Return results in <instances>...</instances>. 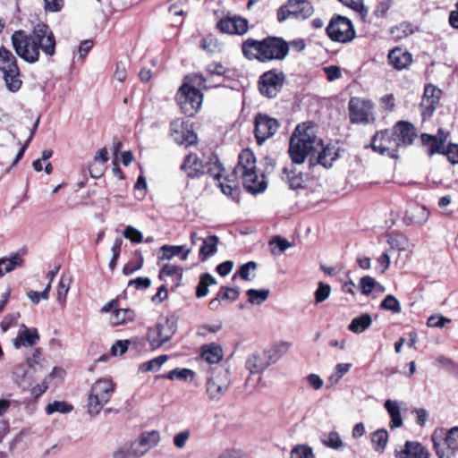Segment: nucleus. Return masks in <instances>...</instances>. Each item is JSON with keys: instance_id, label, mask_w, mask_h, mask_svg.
Instances as JSON below:
<instances>
[{"instance_id": "5701e85b", "label": "nucleus", "mask_w": 458, "mask_h": 458, "mask_svg": "<svg viewBox=\"0 0 458 458\" xmlns=\"http://www.w3.org/2000/svg\"><path fill=\"white\" fill-rule=\"evenodd\" d=\"M263 51H265L264 38L257 40L248 38L242 43V52L248 60H258L263 63Z\"/></svg>"}, {"instance_id": "f3484780", "label": "nucleus", "mask_w": 458, "mask_h": 458, "mask_svg": "<svg viewBox=\"0 0 458 458\" xmlns=\"http://www.w3.org/2000/svg\"><path fill=\"white\" fill-rule=\"evenodd\" d=\"M442 91L432 84L426 85L420 103L423 119L430 117L439 105Z\"/></svg>"}, {"instance_id": "4d7b16f0", "label": "nucleus", "mask_w": 458, "mask_h": 458, "mask_svg": "<svg viewBox=\"0 0 458 458\" xmlns=\"http://www.w3.org/2000/svg\"><path fill=\"white\" fill-rule=\"evenodd\" d=\"M71 278L62 276L57 287V301L61 305H64L71 284Z\"/></svg>"}, {"instance_id": "9d476101", "label": "nucleus", "mask_w": 458, "mask_h": 458, "mask_svg": "<svg viewBox=\"0 0 458 458\" xmlns=\"http://www.w3.org/2000/svg\"><path fill=\"white\" fill-rule=\"evenodd\" d=\"M374 104L370 99L352 97L348 103L350 122L353 124H368L375 121Z\"/></svg>"}, {"instance_id": "f8f14e48", "label": "nucleus", "mask_w": 458, "mask_h": 458, "mask_svg": "<svg viewBox=\"0 0 458 458\" xmlns=\"http://www.w3.org/2000/svg\"><path fill=\"white\" fill-rule=\"evenodd\" d=\"M373 151L391 158H398V149L401 147L393 135V131L389 130H382L377 131L370 142Z\"/></svg>"}, {"instance_id": "cd10ccee", "label": "nucleus", "mask_w": 458, "mask_h": 458, "mask_svg": "<svg viewBox=\"0 0 458 458\" xmlns=\"http://www.w3.org/2000/svg\"><path fill=\"white\" fill-rule=\"evenodd\" d=\"M35 375L36 373H33L24 363L16 365L13 370L14 382L23 389H27L32 385Z\"/></svg>"}, {"instance_id": "864d4df0", "label": "nucleus", "mask_w": 458, "mask_h": 458, "mask_svg": "<svg viewBox=\"0 0 458 458\" xmlns=\"http://www.w3.org/2000/svg\"><path fill=\"white\" fill-rule=\"evenodd\" d=\"M269 293L270 292L267 289H249L246 294L248 296V301L250 303L260 305L268 298Z\"/></svg>"}, {"instance_id": "dca6fc26", "label": "nucleus", "mask_w": 458, "mask_h": 458, "mask_svg": "<svg viewBox=\"0 0 458 458\" xmlns=\"http://www.w3.org/2000/svg\"><path fill=\"white\" fill-rule=\"evenodd\" d=\"M170 135L179 145L185 147L192 146L197 143V135L193 131L184 127V123L176 119L170 123Z\"/></svg>"}, {"instance_id": "423d86ee", "label": "nucleus", "mask_w": 458, "mask_h": 458, "mask_svg": "<svg viewBox=\"0 0 458 458\" xmlns=\"http://www.w3.org/2000/svg\"><path fill=\"white\" fill-rule=\"evenodd\" d=\"M0 72L4 75L7 89L12 92L18 91L21 85V73L17 61L13 53L5 47H0Z\"/></svg>"}, {"instance_id": "052dcab7", "label": "nucleus", "mask_w": 458, "mask_h": 458, "mask_svg": "<svg viewBox=\"0 0 458 458\" xmlns=\"http://www.w3.org/2000/svg\"><path fill=\"white\" fill-rule=\"evenodd\" d=\"M291 458H315L312 448L307 445H298L291 451Z\"/></svg>"}, {"instance_id": "13d9d810", "label": "nucleus", "mask_w": 458, "mask_h": 458, "mask_svg": "<svg viewBox=\"0 0 458 458\" xmlns=\"http://www.w3.org/2000/svg\"><path fill=\"white\" fill-rule=\"evenodd\" d=\"M221 301H236L240 296V289L238 287L232 288L228 286H221L217 294Z\"/></svg>"}, {"instance_id": "b1692460", "label": "nucleus", "mask_w": 458, "mask_h": 458, "mask_svg": "<svg viewBox=\"0 0 458 458\" xmlns=\"http://www.w3.org/2000/svg\"><path fill=\"white\" fill-rule=\"evenodd\" d=\"M395 458H429L428 449L420 442L406 441L403 449L394 452Z\"/></svg>"}, {"instance_id": "e2e57ef3", "label": "nucleus", "mask_w": 458, "mask_h": 458, "mask_svg": "<svg viewBox=\"0 0 458 458\" xmlns=\"http://www.w3.org/2000/svg\"><path fill=\"white\" fill-rule=\"evenodd\" d=\"M345 6L352 8L359 13L362 17L368 14V9L363 4V0H338Z\"/></svg>"}, {"instance_id": "9b49d317", "label": "nucleus", "mask_w": 458, "mask_h": 458, "mask_svg": "<svg viewBox=\"0 0 458 458\" xmlns=\"http://www.w3.org/2000/svg\"><path fill=\"white\" fill-rule=\"evenodd\" d=\"M285 80L284 72L280 70L271 69L267 71L259 78V91L265 98H274L281 92Z\"/></svg>"}, {"instance_id": "72a5a7b5", "label": "nucleus", "mask_w": 458, "mask_h": 458, "mask_svg": "<svg viewBox=\"0 0 458 458\" xmlns=\"http://www.w3.org/2000/svg\"><path fill=\"white\" fill-rule=\"evenodd\" d=\"M282 179L287 182L289 187L293 190L303 188V174L301 172H297L293 165L283 169Z\"/></svg>"}, {"instance_id": "c03bdc74", "label": "nucleus", "mask_w": 458, "mask_h": 458, "mask_svg": "<svg viewBox=\"0 0 458 458\" xmlns=\"http://www.w3.org/2000/svg\"><path fill=\"white\" fill-rule=\"evenodd\" d=\"M135 312L131 309H115L111 316L110 321L113 325L117 326L123 323L133 321Z\"/></svg>"}, {"instance_id": "6ab92c4d", "label": "nucleus", "mask_w": 458, "mask_h": 458, "mask_svg": "<svg viewBox=\"0 0 458 458\" xmlns=\"http://www.w3.org/2000/svg\"><path fill=\"white\" fill-rule=\"evenodd\" d=\"M430 212L425 206L411 204L405 211L403 220L406 225H421L428 220Z\"/></svg>"}, {"instance_id": "bf43d9fd", "label": "nucleus", "mask_w": 458, "mask_h": 458, "mask_svg": "<svg viewBox=\"0 0 458 458\" xmlns=\"http://www.w3.org/2000/svg\"><path fill=\"white\" fill-rule=\"evenodd\" d=\"M380 308L386 310H390L393 313L401 312V305L399 301L392 294H388L381 301Z\"/></svg>"}, {"instance_id": "7ed1b4c3", "label": "nucleus", "mask_w": 458, "mask_h": 458, "mask_svg": "<svg viewBox=\"0 0 458 458\" xmlns=\"http://www.w3.org/2000/svg\"><path fill=\"white\" fill-rule=\"evenodd\" d=\"M180 170L186 174L187 178L191 180L199 179L205 174H208L215 180H220L225 168L216 155H212L208 161L204 164L197 154L189 153L184 157Z\"/></svg>"}, {"instance_id": "2eb2a0df", "label": "nucleus", "mask_w": 458, "mask_h": 458, "mask_svg": "<svg viewBox=\"0 0 458 458\" xmlns=\"http://www.w3.org/2000/svg\"><path fill=\"white\" fill-rule=\"evenodd\" d=\"M263 63L284 60L289 53V44L282 38L268 36L264 38Z\"/></svg>"}, {"instance_id": "473e14b6", "label": "nucleus", "mask_w": 458, "mask_h": 458, "mask_svg": "<svg viewBox=\"0 0 458 458\" xmlns=\"http://www.w3.org/2000/svg\"><path fill=\"white\" fill-rule=\"evenodd\" d=\"M219 238L216 235H208L202 239L199 258L204 262L217 252Z\"/></svg>"}, {"instance_id": "1a4fd4ad", "label": "nucleus", "mask_w": 458, "mask_h": 458, "mask_svg": "<svg viewBox=\"0 0 458 458\" xmlns=\"http://www.w3.org/2000/svg\"><path fill=\"white\" fill-rule=\"evenodd\" d=\"M175 101L185 115L192 117L201 108L203 94L199 89L181 85L176 92Z\"/></svg>"}, {"instance_id": "4c0bfd02", "label": "nucleus", "mask_w": 458, "mask_h": 458, "mask_svg": "<svg viewBox=\"0 0 458 458\" xmlns=\"http://www.w3.org/2000/svg\"><path fill=\"white\" fill-rule=\"evenodd\" d=\"M384 406L391 418L390 428H395L402 427L403 419L401 416L400 406L398 402L393 400H386L385 402Z\"/></svg>"}, {"instance_id": "a19ab883", "label": "nucleus", "mask_w": 458, "mask_h": 458, "mask_svg": "<svg viewBox=\"0 0 458 458\" xmlns=\"http://www.w3.org/2000/svg\"><path fill=\"white\" fill-rule=\"evenodd\" d=\"M288 350L289 344L287 342H281L272 345L263 352L265 359H267L271 365L276 363Z\"/></svg>"}, {"instance_id": "f704fd0d", "label": "nucleus", "mask_w": 458, "mask_h": 458, "mask_svg": "<svg viewBox=\"0 0 458 458\" xmlns=\"http://www.w3.org/2000/svg\"><path fill=\"white\" fill-rule=\"evenodd\" d=\"M160 441L159 432L157 430L145 431L140 436V439L135 441L139 448L145 451V454L150 449L158 445Z\"/></svg>"}, {"instance_id": "4468645a", "label": "nucleus", "mask_w": 458, "mask_h": 458, "mask_svg": "<svg viewBox=\"0 0 458 458\" xmlns=\"http://www.w3.org/2000/svg\"><path fill=\"white\" fill-rule=\"evenodd\" d=\"M255 138L259 145H262L267 139L273 137L277 131L279 122L267 114L259 113L254 118Z\"/></svg>"}, {"instance_id": "bb28decb", "label": "nucleus", "mask_w": 458, "mask_h": 458, "mask_svg": "<svg viewBox=\"0 0 458 458\" xmlns=\"http://www.w3.org/2000/svg\"><path fill=\"white\" fill-rule=\"evenodd\" d=\"M388 64L396 70L406 69L412 61V55L401 47L392 49L387 56Z\"/></svg>"}, {"instance_id": "603ef678", "label": "nucleus", "mask_w": 458, "mask_h": 458, "mask_svg": "<svg viewBox=\"0 0 458 458\" xmlns=\"http://www.w3.org/2000/svg\"><path fill=\"white\" fill-rule=\"evenodd\" d=\"M436 363L438 367L444 369L454 377L458 379V362L454 361L453 360L446 358L445 356H439L436 360Z\"/></svg>"}, {"instance_id": "8fccbe9b", "label": "nucleus", "mask_w": 458, "mask_h": 458, "mask_svg": "<svg viewBox=\"0 0 458 458\" xmlns=\"http://www.w3.org/2000/svg\"><path fill=\"white\" fill-rule=\"evenodd\" d=\"M43 360L40 349L35 348L33 349L31 355L26 358V362L24 364L30 368L33 373L37 374L43 369Z\"/></svg>"}, {"instance_id": "c756f323", "label": "nucleus", "mask_w": 458, "mask_h": 458, "mask_svg": "<svg viewBox=\"0 0 458 458\" xmlns=\"http://www.w3.org/2000/svg\"><path fill=\"white\" fill-rule=\"evenodd\" d=\"M420 140L424 147L428 148V155L432 157L435 154H442L446 142V135L444 138L436 137L428 133H422Z\"/></svg>"}, {"instance_id": "69168bd1", "label": "nucleus", "mask_w": 458, "mask_h": 458, "mask_svg": "<svg viewBox=\"0 0 458 458\" xmlns=\"http://www.w3.org/2000/svg\"><path fill=\"white\" fill-rule=\"evenodd\" d=\"M123 236L133 243H140L143 241L142 233L131 225L126 226L123 231Z\"/></svg>"}, {"instance_id": "a18cd8bd", "label": "nucleus", "mask_w": 458, "mask_h": 458, "mask_svg": "<svg viewBox=\"0 0 458 458\" xmlns=\"http://www.w3.org/2000/svg\"><path fill=\"white\" fill-rule=\"evenodd\" d=\"M371 443L375 452L382 454L388 442V433L386 429L380 428L371 434Z\"/></svg>"}, {"instance_id": "58836bf2", "label": "nucleus", "mask_w": 458, "mask_h": 458, "mask_svg": "<svg viewBox=\"0 0 458 458\" xmlns=\"http://www.w3.org/2000/svg\"><path fill=\"white\" fill-rule=\"evenodd\" d=\"M269 366L270 363L265 359L264 352L262 354L253 353L249 356L246 361V367L251 373L264 371Z\"/></svg>"}, {"instance_id": "f257e3e1", "label": "nucleus", "mask_w": 458, "mask_h": 458, "mask_svg": "<svg viewBox=\"0 0 458 458\" xmlns=\"http://www.w3.org/2000/svg\"><path fill=\"white\" fill-rule=\"evenodd\" d=\"M289 155L293 164L301 165L309 157L310 166L318 165L330 168L338 158L337 149L324 146L323 140L316 135L315 127L306 123L299 124L291 135Z\"/></svg>"}, {"instance_id": "e433bc0d", "label": "nucleus", "mask_w": 458, "mask_h": 458, "mask_svg": "<svg viewBox=\"0 0 458 458\" xmlns=\"http://www.w3.org/2000/svg\"><path fill=\"white\" fill-rule=\"evenodd\" d=\"M201 358L210 364L218 363L223 358L222 348L216 344H205L201 347Z\"/></svg>"}, {"instance_id": "4be33fe9", "label": "nucleus", "mask_w": 458, "mask_h": 458, "mask_svg": "<svg viewBox=\"0 0 458 458\" xmlns=\"http://www.w3.org/2000/svg\"><path fill=\"white\" fill-rule=\"evenodd\" d=\"M254 171H257L256 157L250 150L244 149L240 153L238 157V164L234 167L231 176L238 178Z\"/></svg>"}, {"instance_id": "09e8293b", "label": "nucleus", "mask_w": 458, "mask_h": 458, "mask_svg": "<svg viewBox=\"0 0 458 458\" xmlns=\"http://www.w3.org/2000/svg\"><path fill=\"white\" fill-rule=\"evenodd\" d=\"M195 373L190 369H179L176 368L174 369L170 370L166 374L157 376L158 378H167L169 380H188L189 378L191 380L194 377Z\"/></svg>"}, {"instance_id": "c85d7f7f", "label": "nucleus", "mask_w": 458, "mask_h": 458, "mask_svg": "<svg viewBox=\"0 0 458 458\" xmlns=\"http://www.w3.org/2000/svg\"><path fill=\"white\" fill-rule=\"evenodd\" d=\"M208 81H209L208 79L201 73H191L184 76L182 85H186L188 88L193 89H199L200 92L202 89L224 86L222 82L208 85Z\"/></svg>"}, {"instance_id": "aec40b11", "label": "nucleus", "mask_w": 458, "mask_h": 458, "mask_svg": "<svg viewBox=\"0 0 458 458\" xmlns=\"http://www.w3.org/2000/svg\"><path fill=\"white\" fill-rule=\"evenodd\" d=\"M245 190L251 194L261 193L266 191L267 182L263 174H258L257 171L248 173L240 176Z\"/></svg>"}, {"instance_id": "5fc2aeb1", "label": "nucleus", "mask_w": 458, "mask_h": 458, "mask_svg": "<svg viewBox=\"0 0 458 458\" xmlns=\"http://www.w3.org/2000/svg\"><path fill=\"white\" fill-rule=\"evenodd\" d=\"M383 289V287L371 276H365L360 279L359 288L362 294L369 295L375 288Z\"/></svg>"}, {"instance_id": "6e6552de", "label": "nucleus", "mask_w": 458, "mask_h": 458, "mask_svg": "<svg viewBox=\"0 0 458 458\" xmlns=\"http://www.w3.org/2000/svg\"><path fill=\"white\" fill-rule=\"evenodd\" d=\"M328 38L335 42L348 43L356 36L354 26L345 16L335 14L326 28Z\"/></svg>"}, {"instance_id": "de8ad7c7", "label": "nucleus", "mask_w": 458, "mask_h": 458, "mask_svg": "<svg viewBox=\"0 0 458 458\" xmlns=\"http://www.w3.org/2000/svg\"><path fill=\"white\" fill-rule=\"evenodd\" d=\"M216 278L209 273H204L199 277V282L196 287V296L198 298H203L208 293V286L216 284Z\"/></svg>"}, {"instance_id": "a878e982", "label": "nucleus", "mask_w": 458, "mask_h": 458, "mask_svg": "<svg viewBox=\"0 0 458 458\" xmlns=\"http://www.w3.org/2000/svg\"><path fill=\"white\" fill-rule=\"evenodd\" d=\"M23 329L20 330L17 337L13 340V345L16 349L21 347H32L39 341L40 336L36 327L28 328L24 324Z\"/></svg>"}, {"instance_id": "20e7f679", "label": "nucleus", "mask_w": 458, "mask_h": 458, "mask_svg": "<svg viewBox=\"0 0 458 458\" xmlns=\"http://www.w3.org/2000/svg\"><path fill=\"white\" fill-rule=\"evenodd\" d=\"M433 449L438 458H454L458 450V427L435 430L431 436Z\"/></svg>"}, {"instance_id": "6e6d98bb", "label": "nucleus", "mask_w": 458, "mask_h": 458, "mask_svg": "<svg viewBox=\"0 0 458 458\" xmlns=\"http://www.w3.org/2000/svg\"><path fill=\"white\" fill-rule=\"evenodd\" d=\"M73 410V406L72 404H68L63 401H55L51 403H48L46 408V412L50 415L55 412H60L63 414L69 413Z\"/></svg>"}, {"instance_id": "680f3d73", "label": "nucleus", "mask_w": 458, "mask_h": 458, "mask_svg": "<svg viewBox=\"0 0 458 458\" xmlns=\"http://www.w3.org/2000/svg\"><path fill=\"white\" fill-rule=\"evenodd\" d=\"M331 293V287L329 284L319 282L317 290L315 291V301L316 303H321L326 301Z\"/></svg>"}, {"instance_id": "2f4dec72", "label": "nucleus", "mask_w": 458, "mask_h": 458, "mask_svg": "<svg viewBox=\"0 0 458 458\" xmlns=\"http://www.w3.org/2000/svg\"><path fill=\"white\" fill-rule=\"evenodd\" d=\"M145 451L139 448L135 441L124 443L113 454V458H140Z\"/></svg>"}, {"instance_id": "ddd939ff", "label": "nucleus", "mask_w": 458, "mask_h": 458, "mask_svg": "<svg viewBox=\"0 0 458 458\" xmlns=\"http://www.w3.org/2000/svg\"><path fill=\"white\" fill-rule=\"evenodd\" d=\"M231 383L227 369L218 368L210 371L207 380V394L211 400L218 401L227 391Z\"/></svg>"}, {"instance_id": "412c9836", "label": "nucleus", "mask_w": 458, "mask_h": 458, "mask_svg": "<svg viewBox=\"0 0 458 458\" xmlns=\"http://www.w3.org/2000/svg\"><path fill=\"white\" fill-rule=\"evenodd\" d=\"M217 28L224 33L237 35H243L249 30L248 21L236 16L220 20Z\"/></svg>"}, {"instance_id": "ea45409f", "label": "nucleus", "mask_w": 458, "mask_h": 458, "mask_svg": "<svg viewBox=\"0 0 458 458\" xmlns=\"http://www.w3.org/2000/svg\"><path fill=\"white\" fill-rule=\"evenodd\" d=\"M161 250L163 251V255L160 257L161 259H171L182 253L181 259L183 261L188 259L191 251V249H186L183 245H163Z\"/></svg>"}, {"instance_id": "c9c22d12", "label": "nucleus", "mask_w": 458, "mask_h": 458, "mask_svg": "<svg viewBox=\"0 0 458 458\" xmlns=\"http://www.w3.org/2000/svg\"><path fill=\"white\" fill-rule=\"evenodd\" d=\"M182 267L176 265L165 264L160 269L158 278L161 281L166 282V277H172L173 281L175 284V287H177L180 284V282L182 281Z\"/></svg>"}, {"instance_id": "39448f33", "label": "nucleus", "mask_w": 458, "mask_h": 458, "mask_svg": "<svg viewBox=\"0 0 458 458\" xmlns=\"http://www.w3.org/2000/svg\"><path fill=\"white\" fill-rule=\"evenodd\" d=\"M114 384L108 379H98L91 386L87 409L90 415L98 414L114 392Z\"/></svg>"}, {"instance_id": "f03ea898", "label": "nucleus", "mask_w": 458, "mask_h": 458, "mask_svg": "<svg viewBox=\"0 0 458 458\" xmlns=\"http://www.w3.org/2000/svg\"><path fill=\"white\" fill-rule=\"evenodd\" d=\"M12 44L15 53L29 64L38 61L40 50L47 56L55 54V37L49 25L43 21L34 25L30 34L24 30L15 31L12 35Z\"/></svg>"}, {"instance_id": "774afa93", "label": "nucleus", "mask_w": 458, "mask_h": 458, "mask_svg": "<svg viewBox=\"0 0 458 458\" xmlns=\"http://www.w3.org/2000/svg\"><path fill=\"white\" fill-rule=\"evenodd\" d=\"M257 269V263L254 261H249L240 267L238 275L242 279L245 281H250L252 278L250 276V271H255Z\"/></svg>"}, {"instance_id": "49530a36", "label": "nucleus", "mask_w": 458, "mask_h": 458, "mask_svg": "<svg viewBox=\"0 0 458 458\" xmlns=\"http://www.w3.org/2000/svg\"><path fill=\"white\" fill-rule=\"evenodd\" d=\"M324 445L334 450H341L344 447V442L336 431L323 433L320 437Z\"/></svg>"}, {"instance_id": "338daca9", "label": "nucleus", "mask_w": 458, "mask_h": 458, "mask_svg": "<svg viewBox=\"0 0 458 458\" xmlns=\"http://www.w3.org/2000/svg\"><path fill=\"white\" fill-rule=\"evenodd\" d=\"M442 154L447 157L450 163L458 164V144L449 143Z\"/></svg>"}, {"instance_id": "37998d69", "label": "nucleus", "mask_w": 458, "mask_h": 458, "mask_svg": "<svg viewBox=\"0 0 458 458\" xmlns=\"http://www.w3.org/2000/svg\"><path fill=\"white\" fill-rule=\"evenodd\" d=\"M372 323L371 316L364 313L360 316L354 318L348 327V329L355 334H360L368 329Z\"/></svg>"}, {"instance_id": "393cba45", "label": "nucleus", "mask_w": 458, "mask_h": 458, "mask_svg": "<svg viewBox=\"0 0 458 458\" xmlns=\"http://www.w3.org/2000/svg\"><path fill=\"white\" fill-rule=\"evenodd\" d=\"M27 253L26 249H21L17 252L11 253L8 257L0 259V278L5 274L23 266V257Z\"/></svg>"}, {"instance_id": "a211bd4d", "label": "nucleus", "mask_w": 458, "mask_h": 458, "mask_svg": "<svg viewBox=\"0 0 458 458\" xmlns=\"http://www.w3.org/2000/svg\"><path fill=\"white\" fill-rule=\"evenodd\" d=\"M393 135L401 147L411 145L417 137V131L414 125L407 121H399L393 127Z\"/></svg>"}, {"instance_id": "79ce46f5", "label": "nucleus", "mask_w": 458, "mask_h": 458, "mask_svg": "<svg viewBox=\"0 0 458 458\" xmlns=\"http://www.w3.org/2000/svg\"><path fill=\"white\" fill-rule=\"evenodd\" d=\"M234 179L235 178L233 176H227L225 178V181L229 183L220 182L219 187L221 188V191L225 195L230 197L233 200L238 202L240 200L241 191L237 183L234 182Z\"/></svg>"}, {"instance_id": "7c9ffc66", "label": "nucleus", "mask_w": 458, "mask_h": 458, "mask_svg": "<svg viewBox=\"0 0 458 458\" xmlns=\"http://www.w3.org/2000/svg\"><path fill=\"white\" fill-rule=\"evenodd\" d=\"M288 6L293 9V18L306 20L314 13V7L308 0H288Z\"/></svg>"}, {"instance_id": "3c124183", "label": "nucleus", "mask_w": 458, "mask_h": 458, "mask_svg": "<svg viewBox=\"0 0 458 458\" xmlns=\"http://www.w3.org/2000/svg\"><path fill=\"white\" fill-rule=\"evenodd\" d=\"M167 360V355H160L150 360L141 363L139 367V370L141 372L157 371Z\"/></svg>"}, {"instance_id": "0eeeda50", "label": "nucleus", "mask_w": 458, "mask_h": 458, "mask_svg": "<svg viewBox=\"0 0 458 458\" xmlns=\"http://www.w3.org/2000/svg\"><path fill=\"white\" fill-rule=\"evenodd\" d=\"M177 330V318L174 316L165 317L148 328L147 339L152 349H157L167 343Z\"/></svg>"}, {"instance_id": "0e129e2a", "label": "nucleus", "mask_w": 458, "mask_h": 458, "mask_svg": "<svg viewBox=\"0 0 458 458\" xmlns=\"http://www.w3.org/2000/svg\"><path fill=\"white\" fill-rule=\"evenodd\" d=\"M50 290V283H48L42 292L30 291L27 296L34 304H38L41 299H48Z\"/></svg>"}]
</instances>
